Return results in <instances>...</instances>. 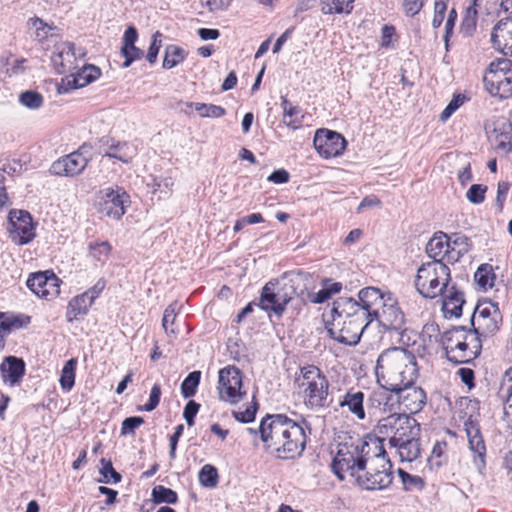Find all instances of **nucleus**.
I'll return each mask as SVG.
<instances>
[{
    "label": "nucleus",
    "instance_id": "nucleus-1",
    "mask_svg": "<svg viewBox=\"0 0 512 512\" xmlns=\"http://www.w3.org/2000/svg\"><path fill=\"white\" fill-rule=\"evenodd\" d=\"M331 469L340 480L348 474L364 490H383L393 480L392 464L386 458L381 442L349 437L338 444Z\"/></svg>",
    "mask_w": 512,
    "mask_h": 512
},
{
    "label": "nucleus",
    "instance_id": "nucleus-2",
    "mask_svg": "<svg viewBox=\"0 0 512 512\" xmlns=\"http://www.w3.org/2000/svg\"><path fill=\"white\" fill-rule=\"evenodd\" d=\"M259 432L264 449L275 458L295 459L305 449L303 427L285 414H267L260 421Z\"/></svg>",
    "mask_w": 512,
    "mask_h": 512
},
{
    "label": "nucleus",
    "instance_id": "nucleus-3",
    "mask_svg": "<svg viewBox=\"0 0 512 512\" xmlns=\"http://www.w3.org/2000/svg\"><path fill=\"white\" fill-rule=\"evenodd\" d=\"M379 385L387 391H399L404 385L415 384L419 369L415 355L402 347L383 351L376 363Z\"/></svg>",
    "mask_w": 512,
    "mask_h": 512
},
{
    "label": "nucleus",
    "instance_id": "nucleus-4",
    "mask_svg": "<svg viewBox=\"0 0 512 512\" xmlns=\"http://www.w3.org/2000/svg\"><path fill=\"white\" fill-rule=\"evenodd\" d=\"M306 274L302 271L285 272L280 278L267 282L261 290L258 306L267 313L281 317L287 304L297 294Z\"/></svg>",
    "mask_w": 512,
    "mask_h": 512
},
{
    "label": "nucleus",
    "instance_id": "nucleus-5",
    "mask_svg": "<svg viewBox=\"0 0 512 512\" xmlns=\"http://www.w3.org/2000/svg\"><path fill=\"white\" fill-rule=\"evenodd\" d=\"M446 357L455 364L469 363L482 350L480 336L467 330L464 326L453 327L441 335L440 340Z\"/></svg>",
    "mask_w": 512,
    "mask_h": 512
},
{
    "label": "nucleus",
    "instance_id": "nucleus-6",
    "mask_svg": "<svg viewBox=\"0 0 512 512\" xmlns=\"http://www.w3.org/2000/svg\"><path fill=\"white\" fill-rule=\"evenodd\" d=\"M295 384L302 393L304 404L310 409H321L330 406L329 381L315 365L300 368Z\"/></svg>",
    "mask_w": 512,
    "mask_h": 512
},
{
    "label": "nucleus",
    "instance_id": "nucleus-7",
    "mask_svg": "<svg viewBox=\"0 0 512 512\" xmlns=\"http://www.w3.org/2000/svg\"><path fill=\"white\" fill-rule=\"evenodd\" d=\"M450 280V269L446 263L430 261L418 268L414 284L420 295L434 299L443 294Z\"/></svg>",
    "mask_w": 512,
    "mask_h": 512
},
{
    "label": "nucleus",
    "instance_id": "nucleus-8",
    "mask_svg": "<svg viewBox=\"0 0 512 512\" xmlns=\"http://www.w3.org/2000/svg\"><path fill=\"white\" fill-rule=\"evenodd\" d=\"M243 378L242 371L235 365H228L220 369L217 385L219 399L230 404L242 401L247 394Z\"/></svg>",
    "mask_w": 512,
    "mask_h": 512
},
{
    "label": "nucleus",
    "instance_id": "nucleus-9",
    "mask_svg": "<svg viewBox=\"0 0 512 512\" xmlns=\"http://www.w3.org/2000/svg\"><path fill=\"white\" fill-rule=\"evenodd\" d=\"M372 322L368 321H345L340 318L327 320L326 329L330 337L339 343L354 346L359 343L364 331Z\"/></svg>",
    "mask_w": 512,
    "mask_h": 512
},
{
    "label": "nucleus",
    "instance_id": "nucleus-10",
    "mask_svg": "<svg viewBox=\"0 0 512 512\" xmlns=\"http://www.w3.org/2000/svg\"><path fill=\"white\" fill-rule=\"evenodd\" d=\"M92 159V147L81 145L76 151L53 162L50 171L59 176L79 175Z\"/></svg>",
    "mask_w": 512,
    "mask_h": 512
},
{
    "label": "nucleus",
    "instance_id": "nucleus-11",
    "mask_svg": "<svg viewBox=\"0 0 512 512\" xmlns=\"http://www.w3.org/2000/svg\"><path fill=\"white\" fill-rule=\"evenodd\" d=\"M9 236L17 245L30 243L35 237L32 217L24 210H11L8 215Z\"/></svg>",
    "mask_w": 512,
    "mask_h": 512
},
{
    "label": "nucleus",
    "instance_id": "nucleus-12",
    "mask_svg": "<svg viewBox=\"0 0 512 512\" xmlns=\"http://www.w3.org/2000/svg\"><path fill=\"white\" fill-rule=\"evenodd\" d=\"M313 144L322 157L329 159L343 153L346 140L340 133L322 128L316 131Z\"/></svg>",
    "mask_w": 512,
    "mask_h": 512
},
{
    "label": "nucleus",
    "instance_id": "nucleus-13",
    "mask_svg": "<svg viewBox=\"0 0 512 512\" xmlns=\"http://www.w3.org/2000/svg\"><path fill=\"white\" fill-rule=\"evenodd\" d=\"M464 429L468 438L469 449L472 453V462L480 474L486 467V445L477 421L469 418L464 422Z\"/></svg>",
    "mask_w": 512,
    "mask_h": 512
},
{
    "label": "nucleus",
    "instance_id": "nucleus-14",
    "mask_svg": "<svg viewBox=\"0 0 512 512\" xmlns=\"http://www.w3.org/2000/svg\"><path fill=\"white\" fill-rule=\"evenodd\" d=\"M129 198V195L123 188H106L103 190L100 212L109 218L119 220L125 214V209L130 203Z\"/></svg>",
    "mask_w": 512,
    "mask_h": 512
},
{
    "label": "nucleus",
    "instance_id": "nucleus-15",
    "mask_svg": "<svg viewBox=\"0 0 512 512\" xmlns=\"http://www.w3.org/2000/svg\"><path fill=\"white\" fill-rule=\"evenodd\" d=\"M427 255L432 261L453 263L459 259L460 251L455 252L451 247L448 236L443 232H436L425 247Z\"/></svg>",
    "mask_w": 512,
    "mask_h": 512
},
{
    "label": "nucleus",
    "instance_id": "nucleus-16",
    "mask_svg": "<svg viewBox=\"0 0 512 512\" xmlns=\"http://www.w3.org/2000/svg\"><path fill=\"white\" fill-rule=\"evenodd\" d=\"M489 141L498 153L512 151V124L505 118H499L486 127Z\"/></svg>",
    "mask_w": 512,
    "mask_h": 512
},
{
    "label": "nucleus",
    "instance_id": "nucleus-17",
    "mask_svg": "<svg viewBox=\"0 0 512 512\" xmlns=\"http://www.w3.org/2000/svg\"><path fill=\"white\" fill-rule=\"evenodd\" d=\"M331 319L340 318L345 321H368L373 320L367 315V313L358 304V301L352 297H339L333 302L332 309L330 311Z\"/></svg>",
    "mask_w": 512,
    "mask_h": 512
},
{
    "label": "nucleus",
    "instance_id": "nucleus-18",
    "mask_svg": "<svg viewBox=\"0 0 512 512\" xmlns=\"http://www.w3.org/2000/svg\"><path fill=\"white\" fill-rule=\"evenodd\" d=\"M374 320L378 322L385 330H394L401 332L404 330L405 318L401 309L397 305L395 298L388 297L383 307L374 316Z\"/></svg>",
    "mask_w": 512,
    "mask_h": 512
},
{
    "label": "nucleus",
    "instance_id": "nucleus-19",
    "mask_svg": "<svg viewBox=\"0 0 512 512\" xmlns=\"http://www.w3.org/2000/svg\"><path fill=\"white\" fill-rule=\"evenodd\" d=\"M59 279L54 273L48 275V271L32 274L27 280V287L41 298L56 297L59 290Z\"/></svg>",
    "mask_w": 512,
    "mask_h": 512
},
{
    "label": "nucleus",
    "instance_id": "nucleus-20",
    "mask_svg": "<svg viewBox=\"0 0 512 512\" xmlns=\"http://www.w3.org/2000/svg\"><path fill=\"white\" fill-rule=\"evenodd\" d=\"M396 395V401L402 405L405 411L410 414H416L423 409L426 404V393L418 386L404 385L399 391H391Z\"/></svg>",
    "mask_w": 512,
    "mask_h": 512
},
{
    "label": "nucleus",
    "instance_id": "nucleus-21",
    "mask_svg": "<svg viewBox=\"0 0 512 512\" xmlns=\"http://www.w3.org/2000/svg\"><path fill=\"white\" fill-rule=\"evenodd\" d=\"M100 75V68L94 65H85L76 74L63 78L58 90L60 93H66L72 89L82 88L97 80Z\"/></svg>",
    "mask_w": 512,
    "mask_h": 512
},
{
    "label": "nucleus",
    "instance_id": "nucleus-22",
    "mask_svg": "<svg viewBox=\"0 0 512 512\" xmlns=\"http://www.w3.org/2000/svg\"><path fill=\"white\" fill-rule=\"evenodd\" d=\"M390 296V293H384L379 288L365 287L358 292L357 301L367 315L374 321V316L381 307H383Z\"/></svg>",
    "mask_w": 512,
    "mask_h": 512
},
{
    "label": "nucleus",
    "instance_id": "nucleus-23",
    "mask_svg": "<svg viewBox=\"0 0 512 512\" xmlns=\"http://www.w3.org/2000/svg\"><path fill=\"white\" fill-rule=\"evenodd\" d=\"M493 47L505 56H512V17L500 19L491 32Z\"/></svg>",
    "mask_w": 512,
    "mask_h": 512
},
{
    "label": "nucleus",
    "instance_id": "nucleus-24",
    "mask_svg": "<svg viewBox=\"0 0 512 512\" xmlns=\"http://www.w3.org/2000/svg\"><path fill=\"white\" fill-rule=\"evenodd\" d=\"M486 90L493 96L501 99L509 98L512 95V72L508 75L486 74L483 78Z\"/></svg>",
    "mask_w": 512,
    "mask_h": 512
},
{
    "label": "nucleus",
    "instance_id": "nucleus-25",
    "mask_svg": "<svg viewBox=\"0 0 512 512\" xmlns=\"http://www.w3.org/2000/svg\"><path fill=\"white\" fill-rule=\"evenodd\" d=\"M0 373L4 383L14 386L25 374V363L21 358L8 356L0 364Z\"/></svg>",
    "mask_w": 512,
    "mask_h": 512
},
{
    "label": "nucleus",
    "instance_id": "nucleus-26",
    "mask_svg": "<svg viewBox=\"0 0 512 512\" xmlns=\"http://www.w3.org/2000/svg\"><path fill=\"white\" fill-rule=\"evenodd\" d=\"M395 449L396 454L402 462H412L421 454L420 436H415L398 443L390 445Z\"/></svg>",
    "mask_w": 512,
    "mask_h": 512
},
{
    "label": "nucleus",
    "instance_id": "nucleus-27",
    "mask_svg": "<svg viewBox=\"0 0 512 512\" xmlns=\"http://www.w3.org/2000/svg\"><path fill=\"white\" fill-rule=\"evenodd\" d=\"M501 313L499 309H493L492 316L486 318L478 317L476 321L471 322L473 327L472 333H475L477 336L487 337L493 335L499 330V323L501 321Z\"/></svg>",
    "mask_w": 512,
    "mask_h": 512
},
{
    "label": "nucleus",
    "instance_id": "nucleus-28",
    "mask_svg": "<svg viewBox=\"0 0 512 512\" xmlns=\"http://www.w3.org/2000/svg\"><path fill=\"white\" fill-rule=\"evenodd\" d=\"M443 295V311L450 316L459 317L462 314V306L465 303L463 292L459 291L454 285L445 289Z\"/></svg>",
    "mask_w": 512,
    "mask_h": 512
},
{
    "label": "nucleus",
    "instance_id": "nucleus-29",
    "mask_svg": "<svg viewBox=\"0 0 512 512\" xmlns=\"http://www.w3.org/2000/svg\"><path fill=\"white\" fill-rule=\"evenodd\" d=\"M405 415L406 413H392L386 417H382L379 419L376 426L378 433L383 437H387L390 442V440L394 439L396 433H398L401 424L404 423Z\"/></svg>",
    "mask_w": 512,
    "mask_h": 512
},
{
    "label": "nucleus",
    "instance_id": "nucleus-30",
    "mask_svg": "<svg viewBox=\"0 0 512 512\" xmlns=\"http://www.w3.org/2000/svg\"><path fill=\"white\" fill-rule=\"evenodd\" d=\"M93 305L91 300L87 298V295L83 293L73 297L67 306L66 319L69 323L75 320H79L86 316L89 312L90 307Z\"/></svg>",
    "mask_w": 512,
    "mask_h": 512
},
{
    "label": "nucleus",
    "instance_id": "nucleus-31",
    "mask_svg": "<svg viewBox=\"0 0 512 512\" xmlns=\"http://www.w3.org/2000/svg\"><path fill=\"white\" fill-rule=\"evenodd\" d=\"M364 393L362 391H355L354 389H349L343 399L340 401L339 405L343 407H347L348 410L355 415L359 420L365 419V409H364Z\"/></svg>",
    "mask_w": 512,
    "mask_h": 512
},
{
    "label": "nucleus",
    "instance_id": "nucleus-32",
    "mask_svg": "<svg viewBox=\"0 0 512 512\" xmlns=\"http://www.w3.org/2000/svg\"><path fill=\"white\" fill-rule=\"evenodd\" d=\"M75 59V45L70 42L64 43L58 53L52 57L54 65L59 66L58 73L60 74L69 72Z\"/></svg>",
    "mask_w": 512,
    "mask_h": 512
},
{
    "label": "nucleus",
    "instance_id": "nucleus-33",
    "mask_svg": "<svg viewBox=\"0 0 512 512\" xmlns=\"http://www.w3.org/2000/svg\"><path fill=\"white\" fill-rule=\"evenodd\" d=\"M404 419V423L401 424L398 433H396L393 440H390V445L415 436H420L421 428L417 420L408 414L405 415Z\"/></svg>",
    "mask_w": 512,
    "mask_h": 512
},
{
    "label": "nucleus",
    "instance_id": "nucleus-34",
    "mask_svg": "<svg viewBox=\"0 0 512 512\" xmlns=\"http://www.w3.org/2000/svg\"><path fill=\"white\" fill-rule=\"evenodd\" d=\"M135 155V147L127 142L111 143V151H104V156L115 158L124 163H129Z\"/></svg>",
    "mask_w": 512,
    "mask_h": 512
},
{
    "label": "nucleus",
    "instance_id": "nucleus-35",
    "mask_svg": "<svg viewBox=\"0 0 512 512\" xmlns=\"http://www.w3.org/2000/svg\"><path fill=\"white\" fill-rule=\"evenodd\" d=\"M186 56L187 52L183 48L177 45H168L165 48L162 66L164 69H172L182 63Z\"/></svg>",
    "mask_w": 512,
    "mask_h": 512
},
{
    "label": "nucleus",
    "instance_id": "nucleus-36",
    "mask_svg": "<svg viewBox=\"0 0 512 512\" xmlns=\"http://www.w3.org/2000/svg\"><path fill=\"white\" fill-rule=\"evenodd\" d=\"M321 11L324 14L350 13L354 0H320Z\"/></svg>",
    "mask_w": 512,
    "mask_h": 512
},
{
    "label": "nucleus",
    "instance_id": "nucleus-37",
    "mask_svg": "<svg viewBox=\"0 0 512 512\" xmlns=\"http://www.w3.org/2000/svg\"><path fill=\"white\" fill-rule=\"evenodd\" d=\"M77 366V360L75 358L69 359L61 371L60 385L64 391H70L75 384V371Z\"/></svg>",
    "mask_w": 512,
    "mask_h": 512
},
{
    "label": "nucleus",
    "instance_id": "nucleus-38",
    "mask_svg": "<svg viewBox=\"0 0 512 512\" xmlns=\"http://www.w3.org/2000/svg\"><path fill=\"white\" fill-rule=\"evenodd\" d=\"M152 501L155 504L167 503V504H176L178 502L177 493L165 486L157 485L152 489Z\"/></svg>",
    "mask_w": 512,
    "mask_h": 512
},
{
    "label": "nucleus",
    "instance_id": "nucleus-39",
    "mask_svg": "<svg viewBox=\"0 0 512 512\" xmlns=\"http://www.w3.org/2000/svg\"><path fill=\"white\" fill-rule=\"evenodd\" d=\"M201 380V371L196 370L190 372L186 378L181 383V394L184 398H190L193 397L196 392L197 388L200 384Z\"/></svg>",
    "mask_w": 512,
    "mask_h": 512
},
{
    "label": "nucleus",
    "instance_id": "nucleus-40",
    "mask_svg": "<svg viewBox=\"0 0 512 512\" xmlns=\"http://www.w3.org/2000/svg\"><path fill=\"white\" fill-rule=\"evenodd\" d=\"M474 279L480 287L484 289L492 288L495 280V274L493 273L492 266L489 264H482L476 270Z\"/></svg>",
    "mask_w": 512,
    "mask_h": 512
},
{
    "label": "nucleus",
    "instance_id": "nucleus-41",
    "mask_svg": "<svg viewBox=\"0 0 512 512\" xmlns=\"http://www.w3.org/2000/svg\"><path fill=\"white\" fill-rule=\"evenodd\" d=\"M199 482L203 487L214 488L218 484V471L211 464L204 465L198 474Z\"/></svg>",
    "mask_w": 512,
    "mask_h": 512
},
{
    "label": "nucleus",
    "instance_id": "nucleus-42",
    "mask_svg": "<svg viewBox=\"0 0 512 512\" xmlns=\"http://www.w3.org/2000/svg\"><path fill=\"white\" fill-rule=\"evenodd\" d=\"M30 25L35 29L36 39L43 41L55 35L56 27L44 22L41 18L34 17L29 20Z\"/></svg>",
    "mask_w": 512,
    "mask_h": 512
},
{
    "label": "nucleus",
    "instance_id": "nucleus-43",
    "mask_svg": "<svg viewBox=\"0 0 512 512\" xmlns=\"http://www.w3.org/2000/svg\"><path fill=\"white\" fill-rule=\"evenodd\" d=\"M101 468L100 474L102 475V479H99V482L103 483H113L116 484L121 481V475L118 473L110 460H106L105 458H101L100 460Z\"/></svg>",
    "mask_w": 512,
    "mask_h": 512
},
{
    "label": "nucleus",
    "instance_id": "nucleus-44",
    "mask_svg": "<svg viewBox=\"0 0 512 512\" xmlns=\"http://www.w3.org/2000/svg\"><path fill=\"white\" fill-rule=\"evenodd\" d=\"M188 107L193 106V103H187ZM195 110L201 117L220 118L226 114V110L222 106L205 103H195Z\"/></svg>",
    "mask_w": 512,
    "mask_h": 512
},
{
    "label": "nucleus",
    "instance_id": "nucleus-45",
    "mask_svg": "<svg viewBox=\"0 0 512 512\" xmlns=\"http://www.w3.org/2000/svg\"><path fill=\"white\" fill-rule=\"evenodd\" d=\"M19 102L28 109L36 110L43 105V96L37 91L28 90L20 94Z\"/></svg>",
    "mask_w": 512,
    "mask_h": 512
},
{
    "label": "nucleus",
    "instance_id": "nucleus-46",
    "mask_svg": "<svg viewBox=\"0 0 512 512\" xmlns=\"http://www.w3.org/2000/svg\"><path fill=\"white\" fill-rule=\"evenodd\" d=\"M507 380L503 384L502 391L505 392L504 414L512 421V367L506 372Z\"/></svg>",
    "mask_w": 512,
    "mask_h": 512
},
{
    "label": "nucleus",
    "instance_id": "nucleus-47",
    "mask_svg": "<svg viewBox=\"0 0 512 512\" xmlns=\"http://www.w3.org/2000/svg\"><path fill=\"white\" fill-rule=\"evenodd\" d=\"M302 109L299 106L289 107L285 113H283V122L292 129H297L302 125Z\"/></svg>",
    "mask_w": 512,
    "mask_h": 512
},
{
    "label": "nucleus",
    "instance_id": "nucleus-48",
    "mask_svg": "<svg viewBox=\"0 0 512 512\" xmlns=\"http://www.w3.org/2000/svg\"><path fill=\"white\" fill-rule=\"evenodd\" d=\"M110 251H111V245L107 241L91 242L89 244L90 255L98 261H101V260L107 258Z\"/></svg>",
    "mask_w": 512,
    "mask_h": 512
},
{
    "label": "nucleus",
    "instance_id": "nucleus-49",
    "mask_svg": "<svg viewBox=\"0 0 512 512\" xmlns=\"http://www.w3.org/2000/svg\"><path fill=\"white\" fill-rule=\"evenodd\" d=\"M258 409L257 401H252V403L244 410V411H232L233 418L241 423H250L254 421L256 417Z\"/></svg>",
    "mask_w": 512,
    "mask_h": 512
},
{
    "label": "nucleus",
    "instance_id": "nucleus-50",
    "mask_svg": "<svg viewBox=\"0 0 512 512\" xmlns=\"http://www.w3.org/2000/svg\"><path fill=\"white\" fill-rule=\"evenodd\" d=\"M390 398L387 396L386 393L380 392V393H374L370 398L368 399V410L372 411L373 414H376V410L379 411H386V406L388 405Z\"/></svg>",
    "mask_w": 512,
    "mask_h": 512
},
{
    "label": "nucleus",
    "instance_id": "nucleus-51",
    "mask_svg": "<svg viewBox=\"0 0 512 512\" xmlns=\"http://www.w3.org/2000/svg\"><path fill=\"white\" fill-rule=\"evenodd\" d=\"M487 186L483 184H473L466 192V198L473 204H481L485 200Z\"/></svg>",
    "mask_w": 512,
    "mask_h": 512
},
{
    "label": "nucleus",
    "instance_id": "nucleus-52",
    "mask_svg": "<svg viewBox=\"0 0 512 512\" xmlns=\"http://www.w3.org/2000/svg\"><path fill=\"white\" fill-rule=\"evenodd\" d=\"M499 72L505 75L512 72V61L507 58L492 61L486 74H498Z\"/></svg>",
    "mask_w": 512,
    "mask_h": 512
},
{
    "label": "nucleus",
    "instance_id": "nucleus-53",
    "mask_svg": "<svg viewBox=\"0 0 512 512\" xmlns=\"http://www.w3.org/2000/svg\"><path fill=\"white\" fill-rule=\"evenodd\" d=\"M466 97L462 94L454 95L440 115L442 121L449 119L452 114L465 102Z\"/></svg>",
    "mask_w": 512,
    "mask_h": 512
},
{
    "label": "nucleus",
    "instance_id": "nucleus-54",
    "mask_svg": "<svg viewBox=\"0 0 512 512\" xmlns=\"http://www.w3.org/2000/svg\"><path fill=\"white\" fill-rule=\"evenodd\" d=\"M121 54L125 58L122 66L124 68H128L135 60H138L143 56V51L135 45H132L128 47H121Z\"/></svg>",
    "mask_w": 512,
    "mask_h": 512
},
{
    "label": "nucleus",
    "instance_id": "nucleus-55",
    "mask_svg": "<svg viewBox=\"0 0 512 512\" xmlns=\"http://www.w3.org/2000/svg\"><path fill=\"white\" fill-rule=\"evenodd\" d=\"M144 423L140 416H131L123 420L121 425V435L134 434L135 430Z\"/></svg>",
    "mask_w": 512,
    "mask_h": 512
},
{
    "label": "nucleus",
    "instance_id": "nucleus-56",
    "mask_svg": "<svg viewBox=\"0 0 512 512\" xmlns=\"http://www.w3.org/2000/svg\"><path fill=\"white\" fill-rule=\"evenodd\" d=\"M493 309H498V307L492 302H484L477 305L471 316V322L476 321L478 317L486 318L492 316Z\"/></svg>",
    "mask_w": 512,
    "mask_h": 512
},
{
    "label": "nucleus",
    "instance_id": "nucleus-57",
    "mask_svg": "<svg viewBox=\"0 0 512 512\" xmlns=\"http://www.w3.org/2000/svg\"><path fill=\"white\" fill-rule=\"evenodd\" d=\"M176 319L175 304L169 305L163 314L162 326L167 334H175V330L169 325H173Z\"/></svg>",
    "mask_w": 512,
    "mask_h": 512
},
{
    "label": "nucleus",
    "instance_id": "nucleus-58",
    "mask_svg": "<svg viewBox=\"0 0 512 512\" xmlns=\"http://www.w3.org/2000/svg\"><path fill=\"white\" fill-rule=\"evenodd\" d=\"M162 36H163L162 33H160L159 31H156L153 34V39H152V42L150 44V47H149L148 53H147V60L150 64H153L156 62V59H157V56H158V53H159V50L161 47Z\"/></svg>",
    "mask_w": 512,
    "mask_h": 512
},
{
    "label": "nucleus",
    "instance_id": "nucleus-59",
    "mask_svg": "<svg viewBox=\"0 0 512 512\" xmlns=\"http://www.w3.org/2000/svg\"><path fill=\"white\" fill-rule=\"evenodd\" d=\"M200 409V404L194 400H190L184 407L183 417L188 426H193L195 423V417Z\"/></svg>",
    "mask_w": 512,
    "mask_h": 512
},
{
    "label": "nucleus",
    "instance_id": "nucleus-60",
    "mask_svg": "<svg viewBox=\"0 0 512 512\" xmlns=\"http://www.w3.org/2000/svg\"><path fill=\"white\" fill-rule=\"evenodd\" d=\"M161 398L160 385L154 384L151 388L149 401L141 408V410L150 412L153 411L159 404Z\"/></svg>",
    "mask_w": 512,
    "mask_h": 512
},
{
    "label": "nucleus",
    "instance_id": "nucleus-61",
    "mask_svg": "<svg viewBox=\"0 0 512 512\" xmlns=\"http://www.w3.org/2000/svg\"><path fill=\"white\" fill-rule=\"evenodd\" d=\"M477 11L476 9L469 7L462 21V30L466 33H470L475 30L477 22Z\"/></svg>",
    "mask_w": 512,
    "mask_h": 512
},
{
    "label": "nucleus",
    "instance_id": "nucleus-62",
    "mask_svg": "<svg viewBox=\"0 0 512 512\" xmlns=\"http://www.w3.org/2000/svg\"><path fill=\"white\" fill-rule=\"evenodd\" d=\"M510 187L511 185L507 181H500L498 183L495 203L499 212H502L503 210L504 202L506 200Z\"/></svg>",
    "mask_w": 512,
    "mask_h": 512
},
{
    "label": "nucleus",
    "instance_id": "nucleus-63",
    "mask_svg": "<svg viewBox=\"0 0 512 512\" xmlns=\"http://www.w3.org/2000/svg\"><path fill=\"white\" fill-rule=\"evenodd\" d=\"M184 431V425L179 424L175 427L174 433L170 436V451L169 456L174 459L176 456L177 444Z\"/></svg>",
    "mask_w": 512,
    "mask_h": 512
},
{
    "label": "nucleus",
    "instance_id": "nucleus-64",
    "mask_svg": "<svg viewBox=\"0 0 512 512\" xmlns=\"http://www.w3.org/2000/svg\"><path fill=\"white\" fill-rule=\"evenodd\" d=\"M404 11L407 16L413 17L419 13L423 7L422 0H404L403 3Z\"/></svg>",
    "mask_w": 512,
    "mask_h": 512
}]
</instances>
